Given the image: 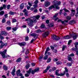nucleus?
Instances as JSON below:
<instances>
[{"label": "nucleus", "mask_w": 78, "mask_h": 78, "mask_svg": "<svg viewBox=\"0 0 78 78\" xmlns=\"http://www.w3.org/2000/svg\"><path fill=\"white\" fill-rule=\"evenodd\" d=\"M25 21H27V24L30 27L33 26V23H36L37 21L35 16L28 18L25 20Z\"/></svg>", "instance_id": "1"}, {"label": "nucleus", "mask_w": 78, "mask_h": 78, "mask_svg": "<svg viewBox=\"0 0 78 78\" xmlns=\"http://www.w3.org/2000/svg\"><path fill=\"white\" fill-rule=\"evenodd\" d=\"M52 3L54 5V6L55 7L56 9H59V7L58 6H59L61 5V2L55 0L52 1Z\"/></svg>", "instance_id": "2"}, {"label": "nucleus", "mask_w": 78, "mask_h": 78, "mask_svg": "<svg viewBox=\"0 0 78 78\" xmlns=\"http://www.w3.org/2000/svg\"><path fill=\"white\" fill-rule=\"evenodd\" d=\"M6 51H7V50L6 49H5L2 52L0 51V54H1L3 58H5V54L6 53Z\"/></svg>", "instance_id": "3"}, {"label": "nucleus", "mask_w": 78, "mask_h": 78, "mask_svg": "<svg viewBox=\"0 0 78 78\" xmlns=\"http://www.w3.org/2000/svg\"><path fill=\"white\" fill-rule=\"evenodd\" d=\"M27 73H29V75L30 74V73H31V72L32 73V74H34L36 72H35V70H33V69L31 68H30L29 70L27 71Z\"/></svg>", "instance_id": "4"}, {"label": "nucleus", "mask_w": 78, "mask_h": 78, "mask_svg": "<svg viewBox=\"0 0 78 78\" xmlns=\"http://www.w3.org/2000/svg\"><path fill=\"white\" fill-rule=\"evenodd\" d=\"M52 39L54 41H58L60 39V37L56 36L53 35L52 36Z\"/></svg>", "instance_id": "5"}, {"label": "nucleus", "mask_w": 78, "mask_h": 78, "mask_svg": "<svg viewBox=\"0 0 78 78\" xmlns=\"http://www.w3.org/2000/svg\"><path fill=\"white\" fill-rule=\"evenodd\" d=\"M8 34V33L4 31H1V34H0L1 35L5 36H7Z\"/></svg>", "instance_id": "6"}, {"label": "nucleus", "mask_w": 78, "mask_h": 78, "mask_svg": "<svg viewBox=\"0 0 78 78\" xmlns=\"http://www.w3.org/2000/svg\"><path fill=\"white\" fill-rule=\"evenodd\" d=\"M49 34V32H45V33H44L42 35V36L43 37H47L48 35Z\"/></svg>", "instance_id": "7"}, {"label": "nucleus", "mask_w": 78, "mask_h": 78, "mask_svg": "<svg viewBox=\"0 0 78 78\" xmlns=\"http://www.w3.org/2000/svg\"><path fill=\"white\" fill-rule=\"evenodd\" d=\"M13 69L12 70V72L11 73V74L13 76L15 75V72H16V67L14 66L13 67Z\"/></svg>", "instance_id": "8"}, {"label": "nucleus", "mask_w": 78, "mask_h": 78, "mask_svg": "<svg viewBox=\"0 0 78 78\" xmlns=\"http://www.w3.org/2000/svg\"><path fill=\"white\" fill-rule=\"evenodd\" d=\"M71 11V16H74L75 14V10L72 9Z\"/></svg>", "instance_id": "9"}, {"label": "nucleus", "mask_w": 78, "mask_h": 78, "mask_svg": "<svg viewBox=\"0 0 78 78\" xmlns=\"http://www.w3.org/2000/svg\"><path fill=\"white\" fill-rule=\"evenodd\" d=\"M68 60L69 61H71V63H73L74 62L72 60V58L70 56H68Z\"/></svg>", "instance_id": "10"}, {"label": "nucleus", "mask_w": 78, "mask_h": 78, "mask_svg": "<svg viewBox=\"0 0 78 78\" xmlns=\"http://www.w3.org/2000/svg\"><path fill=\"white\" fill-rule=\"evenodd\" d=\"M71 37H73V38L74 39H76V37H78V36L76 35H74L73 34H71L70 35Z\"/></svg>", "instance_id": "11"}, {"label": "nucleus", "mask_w": 78, "mask_h": 78, "mask_svg": "<svg viewBox=\"0 0 78 78\" xmlns=\"http://www.w3.org/2000/svg\"><path fill=\"white\" fill-rule=\"evenodd\" d=\"M71 38V36H70L69 35L65 36L64 37V39H70Z\"/></svg>", "instance_id": "12"}, {"label": "nucleus", "mask_w": 78, "mask_h": 78, "mask_svg": "<svg viewBox=\"0 0 78 78\" xmlns=\"http://www.w3.org/2000/svg\"><path fill=\"white\" fill-rule=\"evenodd\" d=\"M30 36H34V38H35V37H37L38 36V35L37 34H36V33L32 34H30Z\"/></svg>", "instance_id": "13"}, {"label": "nucleus", "mask_w": 78, "mask_h": 78, "mask_svg": "<svg viewBox=\"0 0 78 78\" xmlns=\"http://www.w3.org/2000/svg\"><path fill=\"white\" fill-rule=\"evenodd\" d=\"M52 8H53V9H55V6H54V5H52L50 6L48 8V9H49V10L52 9Z\"/></svg>", "instance_id": "14"}, {"label": "nucleus", "mask_w": 78, "mask_h": 78, "mask_svg": "<svg viewBox=\"0 0 78 78\" xmlns=\"http://www.w3.org/2000/svg\"><path fill=\"white\" fill-rule=\"evenodd\" d=\"M45 53L44 54V55H45L44 56V58H43V59H44V60H46V59H47V58H48V55H46Z\"/></svg>", "instance_id": "15"}, {"label": "nucleus", "mask_w": 78, "mask_h": 78, "mask_svg": "<svg viewBox=\"0 0 78 78\" xmlns=\"http://www.w3.org/2000/svg\"><path fill=\"white\" fill-rule=\"evenodd\" d=\"M50 5V3L49 2H47L45 3V6L46 7H48V6Z\"/></svg>", "instance_id": "16"}, {"label": "nucleus", "mask_w": 78, "mask_h": 78, "mask_svg": "<svg viewBox=\"0 0 78 78\" xmlns=\"http://www.w3.org/2000/svg\"><path fill=\"white\" fill-rule=\"evenodd\" d=\"M26 44V43L25 42H23L21 43H19V45H20V46H24Z\"/></svg>", "instance_id": "17"}, {"label": "nucleus", "mask_w": 78, "mask_h": 78, "mask_svg": "<svg viewBox=\"0 0 78 78\" xmlns=\"http://www.w3.org/2000/svg\"><path fill=\"white\" fill-rule=\"evenodd\" d=\"M20 73V70L19 69L16 72V74L18 76H19V74Z\"/></svg>", "instance_id": "18"}, {"label": "nucleus", "mask_w": 78, "mask_h": 78, "mask_svg": "<svg viewBox=\"0 0 78 78\" xmlns=\"http://www.w3.org/2000/svg\"><path fill=\"white\" fill-rule=\"evenodd\" d=\"M23 8H24V4L23 3H22L20 6V8L21 9H23Z\"/></svg>", "instance_id": "19"}, {"label": "nucleus", "mask_w": 78, "mask_h": 78, "mask_svg": "<svg viewBox=\"0 0 78 78\" xmlns=\"http://www.w3.org/2000/svg\"><path fill=\"white\" fill-rule=\"evenodd\" d=\"M65 70L64 71V73L66 74L67 73H68V69L66 67L65 68Z\"/></svg>", "instance_id": "20"}, {"label": "nucleus", "mask_w": 78, "mask_h": 78, "mask_svg": "<svg viewBox=\"0 0 78 78\" xmlns=\"http://www.w3.org/2000/svg\"><path fill=\"white\" fill-rule=\"evenodd\" d=\"M75 23V21L74 20H72L69 22V24L70 25H73V24H74Z\"/></svg>", "instance_id": "21"}, {"label": "nucleus", "mask_w": 78, "mask_h": 78, "mask_svg": "<svg viewBox=\"0 0 78 78\" xmlns=\"http://www.w3.org/2000/svg\"><path fill=\"white\" fill-rule=\"evenodd\" d=\"M3 69L4 70H8V67L5 65H4L3 66Z\"/></svg>", "instance_id": "22"}, {"label": "nucleus", "mask_w": 78, "mask_h": 78, "mask_svg": "<svg viewBox=\"0 0 78 78\" xmlns=\"http://www.w3.org/2000/svg\"><path fill=\"white\" fill-rule=\"evenodd\" d=\"M50 48H49V47H48L47 48H46V50L45 52V54H47V52L48 51L50 50Z\"/></svg>", "instance_id": "23"}, {"label": "nucleus", "mask_w": 78, "mask_h": 78, "mask_svg": "<svg viewBox=\"0 0 78 78\" xmlns=\"http://www.w3.org/2000/svg\"><path fill=\"white\" fill-rule=\"evenodd\" d=\"M22 60V58H18L16 60V62H19Z\"/></svg>", "instance_id": "24"}, {"label": "nucleus", "mask_w": 78, "mask_h": 78, "mask_svg": "<svg viewBox=\"0 0 78 78\" xmlns=\"http://www.w3.org/2000/svg\"><path fill=\"white\" fill-rule=\"evenodd\" d=\"M63 10H64L65 11V12H69V10H68L67 9H66V8H64Z\"/></svg>", "instance_id": "25"}, {"label": "nucleus", "mask_w": 78, "mask_h": 78, "mask_svg": "<svg viewBox=\"0 0 78 78\" xmlns=\"http://www.w3.org/2000/svg\"><path fill=\"white\" fill-rule=\"evenodd\" d=\"M4 43H2L0 46V48H2L4 47Z\"/></svg>", "instance_id": "26"}, {"label": "nucleus", "mask_w": 78, "mask_h": 78, "mask_svg": "<svg viewBox=\"0 0 78 78\" xmlns=\"http://www.w3.org/2000/svg\"><path fill=\"white\" fill-rule=\"evenodd\" d=\"M67 48V46H63L62 48V51H64L65 49Z\"/></svg>", "instance_id": "27"}, {"label": "nucleus", "mask_w": 78, "mask_h": 78, "mask_svg": "<svg viewBox=\"0 0 78 78\" xmlns=\"http://www.w3.org/2000/svg\"><path fill=\"white\" fill-rule=\"evenodd\" d=\"M0 39H1V40H3L5 39V37H4L2 36V35L0 34Z\"/></svg>", "instance_id": "28"}, {"label": "nucleus", "mask_w": 78, "mask_h": 78, "mask_svg": "<svg viewBox=\"0 0 78 78\" xmlns=\"http://www.w3.org/2000/svg\"><path fill=\"white\" fill-rule=\"evenodd\" d=\"M6 22V19L3 18L2 20V23H5Z\"/></svg>", "instance_id": "29"}, {"label": "nucleus", "mask_w": 78, "mask_h": 78, "mask_svg": "<svg viewBox=\"0 0 78 78\" xmlns=\"http://www.w3.org/2000/svg\"><path fill=\"white\" fill-rule=\"evenodd\" d=\"M69 21V20H65L64 21H61V23H68V22Z\"/></svg>", "instance_id": "30"}, {"label": "nucleus", "mask_w": 78, "mask_h": 78, "mask_svg": "<svg viewBox=\"0 0 78 78\" xmlns=\"http://www.w3.org/2000/svg\"><path fill=\"white\" fill-rule=\"evenodd\" d=\"M43 56H44V55H42L41 56L39 57V61H41V59L43 58Z\"/></svg>", "instance_id": "31"}, {"label": "nucleus", "mask_w": 78, "mask_h": 78, "mask_svg": "<svg viewBox=\"0 0 78 78\" xmlns=\"http://www.w3.org/2000/svg\"><path fill=\"white\" fill-rule=\"evenodd\" d=\"M36 17V19L37 20H38V19H39V18H40V16L39 15H37L36 16H35Z\"/></svg>", "instance_id": "32"}, {"label": "nucleus", "mask_w": 78, "mask_h": 78, "mask_svg": "<svg viewBox=\"0 0 78 78\" xmlns=\"http://www.w3.org/2000/svg\"><path fill=\"white\" fill-rule=\"evenodd\" d=\"M48 26L50 27H53L54 26V25H53V23H50L48 25Z\"/></svg>", "instance_id": "33"}, {"label": "nucleus", "mask_w": 78, "mask_h": 78, "mask_svg": "<svg viewBox=\"0 0 78 78\" xmlns=\"http://www.w3.org/2000/svg\"><path fill=\"white\" fill-rule=\"evenodd\" d=\"M43 31H41V30H38L36 31V33H42Z\"/></svg>", "instance_id": "34"}, {"label": "nucleus", "mask_w": 78, "mask_h": 78, "mask_svg": "<svg viewBox=\"0 0 78 78\" xmlns=\"http://www.w3.org/2000/svg\"><path fill=\"white\" fill-rule=\"evenodd\" d=\"M51 58H49L47 60V62L48 63L50 62V61H51Z\"/></svg>", "instance_id": "35"}, {"label": "nucleus", "mask_w": 78, "mask_h": 78, "mask_svg": "<svg viewBox=\"0 0 78 78\" xmlns=\"http://www.w3.org/2000/svg\"><path fill=\"white\" fill-rule=\"evenodd\" d=\"M4 13H5V12H4V11H1V12H0V16H3V15L4 14Z\"/></svg>", "instance_id": "36"}, {"label": "nucleus", "mask_w": 78, "mask_h": 78, "mask_svg": "<svg viewBox=\"0 0 78 78\" xmlns=\"http://www.w3.org/2000/svg\"><path fill=\"white\" fill-rule=\"evenodd\" d=\"M39 68H37L35 69L34 70L35 72H37L38 71H39Z\"/></svg>", "instance_id": "37"}, {"label": "nucleus", "mask_w": 78, "mask_h": 78, "mask_svg": "<svg viewBox=\"0 0 78 78\" xmlns=\"http://www.w3.org/2000/svg\"><path fill=\"white\" fill-rule=\"evenodd\" d=\"M6 23L7 24H8V25L9 26H10V25H11V22H10V21H7Z\"/></svg>", "instance_id": "38"}, {"label": "nucleus", "mask_w": 78, "mask_h": 78, "mask_svg": "<svg viewBox=\"0 0 78 78\" xmlns=\"http://www.w3.org/2000/svg\"><path fill=\"white\" fill-rule=\"evenodd\" d=\"M67 66L69 67H70L72 66V63H67Z\"/></svg>", "instance_id": "39"}, {"label": "nucleus", "mask_w": 78, "mask_h": 78, "mask_svg": "<svg viewBox=\"0 0 78 78\" xmlns=\"http://www.w3.org/2000/svg\"><path fill=\"white\" fill-rule=\"evenodd\" d=\"M9 14H10V15H14V12H13L10 11L9 12Z\"/></svg>", "instance_id": "40"}, {"label": "nucleus", "mask_w": 78, "mask_h": 78, "mask_svg": "<svg viewBox=\"0 0 78 78\" xmlns=\"http://www.w3.org/2000/svg\"><path fill=\"white\" fill-rule=\"evenodd\" d=\"M33 6L34 8H36L37 7V4H35L33 5Z\"/></svg>", "instance_id": "41"}, {"label": "nucleus", "mask_w": 78, "mask_h": 78, "mask_svg": "<svg viewBox=\"0 0 78 78\" xmlns=\"http://www.w3.org/2000/svg\"><path fill=\"white\" fill-rule=\"evenodd\" d=\"M30 67V65H27L26 66V69H28Z\"/></svg>", "instance_id": "42"}, {"label": "nucleus", "mask_w": 78, "mask_h": 78, "mask_svg": "<svg viewBox=\"0 0 78 78\" xmlns=\"http://www.w3.org/2000/svg\"><path fill=\"white\" fill-rule=\"evenodd\" d=\"M10 7H11V5H8L7 6V9H9Z\"/></svg>", "instance_id": "43"}, {"label": "nucleus", "mask_w": 78, "mask_h": 78, "mask_svg": "<svg viewBox=\"0 0 78 78\" xmlns=\"http://www.w3.org/2000/svg\"><path fill=\"white\" fill-rule=\"evenodd\" d=\"M28 12H26V13H24V16H26V17L27 16H28Z\"/></svg>", "instance_id": "44"}, {"label": "nucleus", "mask_w": 78, "mask_h": 78, "mask_svg": "<svg viewBox=\"0 0 78 78\" xmlns=\"http://www.w3.org/2000/svg\"><path fill=\"white\" fill-rule=\"evenodd\" d=\"M11 29V27H6V29L8 30H10Z\"/></svg>", "instance_id": "45"}, {"label": "nucleus", "mask_w": 78, "mask_h": 78, "mask_svg": "<svg viewBox=\"0 0 78 78\" xmlns=\"http://www.w3.org/2000/svg\"><path fill=\"white\" fill-rule=\"evenodd\" d=\"M66 19H67V20H70L71 19V16H67L66 17Z\"/></svg>", "instance_id": "46"}, {"label": "nucleus", "mask_w": 78, "mask_h": 78, "mask_svg": "<svg viewBox=\"0 0 78 78\" xmlns=\"http://www.w3.org/2000/svg\"><path fill=\"white\" fill-rule=\"evenodd\" d=\"M38 2H39V1L38 0H36L34 2V4H37H37L38 3Z\"/></svg>", "instance_id": "47"}, {"label": "nucleus", "mask_w": 78, "mask_h": 78, "mask_svg": "<svg viewBox=\"0 0 78 78\" xmlns=\"http://www.w3.org/2000/svg\"><path fill=\"white\" fill-rule=\"evenodd\" d=\"M17 27H14L12 28V30L13 31H16L17 30Z\"/></svg>", "instance_id": "48"}, {"label": "nucleus", "mask_w": 78, "mask_h": 78, "mask_svg": "<svg viewBox=\"0 0 78 78\" xmlns=\"http://www.w3.org/2000/svg\"><path fill=\"white\" fill-rule=\"evenodd\" d=\"M28 39H29L28 38V37L27 36L25 37V41H28Z\"/></svg>", "instance_id": "49"}, {"label": "nucleus", "mask_w": 78, "mask_h": 78, "mask_svg": "<svg viewBox=\"0 0 78 78\" xmlns=\"http://www.w3.org/2000/svg\"><path fill=\"white\" fill-rule=\"evenodd\" d=\"M56 64L57 65H59V64H61V62L58 61L56 62Z\"/></svg>", "instance_id": "50"}, {"label": "nucleus", "mask_w": 78, "mask_h": 78, "mask_svg": "<svg viewBox=\"0 0 78 78\" xmlns=\"http://www.w3.org/2000/svg\"><path fill=\"white\" fill-rule=\"evenodd\" d=\"M23 12H24L25 13L26 12H28V11L27 10V9H25L23 10Z\"/></svg>", "instance_id": "51"}, {"label": "nucleus", "mask_w": 78, "mask_h": 78, "mask_svg": "<svg viewBox=\"0 0 78 78\" xmlns=\"http://www.w3.org/2000/svg\"><path fill=\"white\" fill-rule=\"evenodd\" d=\"M66 74L65 73H64V72L63 74V73H60L59 74V76H64V75Z\"/></svg>", "instance_id": "52"}, {"label": "nucleus", "mask_w": 78, "mask_h": 78, "mask_svg": "<svg viewBox=\"0 0 78 78\" xmlns=\"http://www.w3.org/2000/svg\"><path fill=\"white\" fill-rule=\"evenodd\" d=\"M30 76V74H29V73H27V74H25V76H26V77H28V76Z\"/></svg>", "instance_id": "53"}, {"label": "nucleus", "mask_w": 78, "mask_h": 78, "mask_svg": "<svg viewBox=\"0 0 78 78\" xmlns=\"http://www.w3.org/2000/svg\"><path fill=\"white\" fill-rule=\"evenodd\" d=\"M75 45L76 46V47L78 46L77 45H78V42H76L75 43H74Z\"/></svg>", "instance_id": "54"}, {"label": "nucleus", "mask_w": 78, "mask_h": 78, "mask_svg": "<svg viewBox=\"0 0 78 78\" xmlns=\"http://www.w3.org/2000/svg\"><path fill=\"white\" fill-rule=\"evenodd\" d=\"M62 11H63V9H61L60 10V12H59V14H60V15H61V14H62Z\"/></svg>", "instance_id": "55"}, {"label": "nucleus", "mask_w": 78, "mask_h": 78, "mask_svg": "<svg viewBox=\"0 0 78 78\" xmlns=\"http://www.w3.org/2000/svg\"><path fill=\"white\" fill-rule=\"evenodd\" d=\"M29 53V50H28V49H27L26 51L25 54L27 55V54H28Z\"/></svg>", "instance_id": "56"}, {"label": "nucleus", "mask_w": 78, "mask_h": 78, "mask_svg": "<svg viewBox=\"0 0 78 78\" xmlns=\"http://www.w3.org/2000/svg\"><path fill=\"white\" fill-rule=\"evenodd\" d=\"M50 69V66H48L47 67L46 69H47L48 70Z\"/></svg>", "instance_id": "57"}, {"label": "nucleus", "mask_w": 78, "mask_h": 78, "mask_svg": "<svg viewBox=\"0 0 78 78\" xmlns=\"http://www.w3.org/2000/svg\"><path fill=\"white\" fill-rule=\"evenodd\" d=\"M75 51H78V46L76 47V46H75Z\"/></svg>", "instance_id": "58"}, {"label": "nucleus", "mask_w": 78, "mask_h": 78, "mask_svg": "<svg viewBox=\"0 0 78 78\" xmlns=\"http://www.w3.org/2000/svg\"><path fill=\"white\" fill-rule=\"evenodd\" d=\"M17 22V20H16V19H13V20L12 21V22L13 23H14V22Z\"/></svg>", "instance_id": "59"}, {"label": "nucleus", "mask_w": 78, "mask_h": 78, "mask_svg": "<svg viewBox=\"0 0 78 78\" xmlns=\"http://www.w3.org/2000/svg\"><path fill=\"white\" fill-rule=\"evenodd\" d=\"M53 61L55 62H56V61H58V59L56 58H55L54 59Z\"/></svg>", "instance_id": "60"}, {"label": "nucleus", "mask_w": 78, "mask_h": 78, "mask_svg": "<svg viewBox=\"0 0 78 78\" xmlns=\"http://www.w3.org/2000/svg\"><path fill=\"white\" fill-rule=\"evenodd\" d=\"M47 71H48V70L46 69L45 70H44L43 72V73H47Z\"/></svg>", "instance_id": "61"}, {"label": "nucleus", "mask_w": 78, "mask_h": 78, "mask_svg": "<svg viewBox=\"0 0 78 78\" xmlns=\"http://www.w3.org/2000/svg\"><path fill=\"white\" fill-rule=\"evenodd\" d=\"M66 74L67 77V78H69V73H67Z\"/></svg>", "instance_id": "62"}, {"label": "nucleus", "mask_w": 78, "mask_h": 78, "mask_svg": "<svg viewBox=\"0 0 78 78\" xmlns=\"http://www.w3.org/2000/svg\"><path fill=\"white\" fill-rule=\"evenodd\" d=\"M37 9H35L34 10V12H37Z\"/></svg>", "instance_id": "63"}, {"label": "nucleus", "mask_w": 78, "mask_h": 78, "mask_svg": "<svg viewBox=\"0 0 78 78\" xmlns=\"http://www.w3.org/2000/svg\"><path fill=\"white\" fill-rule=\"evenodd\" d=\"M69 56H74V54L73 53L71 54H70L69 55Z\"/></svg>", "instance_id": "64"}]
</instances>
